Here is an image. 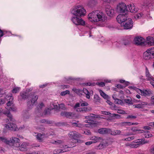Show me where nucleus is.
Instances as JSON below:
<instances>
[{"instance_id": "nucleus-41", "label": "nucleus", "mask_w": 154, "mask_h": 154, "mask_svg": "<svg viewBox=\"0 0 154 154\" xmlns=\"http://www.w3.org/2000/svg\"><path fill=\"white\" fill-rule=\"evenodd\" d=\"M96 3V2L94 0H90L88 2V5L90 6L94 5Z\"/></svg>"}, {"instance_id": "nucleus-31", "label": "nucleus", "mask_w": 154, "mask_h": 154, "mask_svg": "<svg viewBox=\"0 0 154 154\" xmlns=\"http://www.w3.org/2000/svg\"><path fill=\"white\" fill-rule=\"evenodd\" d=\"M99 92L100 95L104 99L107 100L109 98V96L105 93L103 91L101 90L99 91Z\"/></svg>"}, {"instance_id": "nucleus-12", "label": "nucleus", "mask_w": 154, "mask_h": 154, "mask_svg": "<svg viewBox=\"0 0 154 154\" xmlns=\"http://www.w3.org/2000/svg\"><path fill=\"white\" fill-rule=\"evenodd\" d=\"M127 19V15L126 14H120L117 16L116 18L117 21L121 24L125 22Z\"/></svg>"}, {"instance_id": "nucleus-2", "label": "nucleus", "mask_w": 154, "mask_h": 154, "mask_svg": "<svg viewBox=\"0 0 154 154\" xmlns=\"http://www.w3.org/2000/svg\"><path fill=\"white\" fill-rule=\"evenodd\" d=\"M86 12L84 8L79 5L75 6L71 11V13L73 16L81 17L85 16Z\"/></svg>"}, {"instance_id": "nucleus-22", "label": "nucleus", "mask_w": 154, "mask_h": 154, "mask_svg": "<svg viewBox=\"0 0 154 154\" xmlns=\"http://www.w3.org/2000/svg\"><path fill=\"white\" fill-rule=\"evenodd\" d=\"M93 143H95L100 141L103 139L98 136H93L91 137L90 139Z\"/></svg>"}, {"instance_id": "nucleus-56", "label": "nucleus", "mask_w": 154, "mask_h": 154, "mask_svg": "<svg viewBox=\"0 0 154 154\" xmlns=\"http://www.w3.org/2000/svg\"><path fill=\"white\" fill-rule=\"evenodd\" d=\"M120 82L122 83H125V84L126 85V86H127L128 85V82H126L124 80H121L120 81Z\"/></svg>"}, {"instance_id": "nucleus-4", "label": "nucleus", "mask_w": 154, "mask_h": 154, "mask_svg": "<svg viewBox=\"0 0 154 154\" xmlns=\"http://www.w3.org/2000/svg\"><path fill=\"white\" fill-rule=\"evenodd\" d=\"M143 59L149 60L154 58V49H148L144 52L143 54Z\"/></svg>"}, {"instance_id": "nucleus-10", "label": "nucleus", "mask_w": 154, "mask_h": 154, "mask_svg": "<svg viewBox=\"0 0 154 154\" xmlns=\"http://www.w3.org/2000/svg\"><path fill=\"white\" fill-rule=\"evenodd\" d=\"M117 10L118 11L123 13L128 11V7L125 3H121L117 5Z\"/></svg>"}, {"instance_id": "nucleus-36", "label": "nucleus", "mask_w": 154, "mask_h": 154, "mask_svg": "<svg viewBox=\"0 0 154 154\" xmlns=\"http://www.w3.org/2000/svg\"><path fill=\"white\" fill-rule=\"evenodd\" d=\"M146 103L145 102H143L141 103V104H138L134 105V106L135 108H141L143 107V106L145 105H146Z\"/></svg>"}, {"instance_id": "nucleus-3", "label": "nucleus", "mask_w": 154, "mask_h": 154, "mask_svg": "<svg viewBox=\"0 0 154 154\" xmlns=\"http://www.w3.org/2000/svg\"><path fill=\"white\" fill-rule=\"evenodd\" d=\"M62 141L61 140H58V152L62 153L69 150L68 148L72 147L75 146L73 144L72 146L71 145L69 144L68 145H63L62 143Z\"/></svg>"}, {"instance_id": "nucleus-28", "label": "nucleus", "mask_w": 154, "mask_h": 154, "mask_svg": "<svg viewBox=\"0 0 154 154\" xmlns=\"http://www.w3.org/2000/svg\"><path fill=\"white\" fill-rule=\"evenodd\" d=\"M20 96L23 99L25 100L27 99L29 96L28 94L26 92H21L20 93Z\"/></svg>"}, {"instance_id": "nucleus-26", "label": "nucleus", "mask_w": 154, "mask_h": 154, "mask_svg": "<svg viewBox=\"0 0 154 154\" xmlns=\"http://www.w3.org/2000/svg\"><path fill=\"white\" fill-rule=\"evenodd\" d=\"M121 132V131L119 130L112 131L110 129V131H109V134L115 136L117 135H119Z\"/></svg>"}, {"instance_id": "nucleus-14", "label": "nucleus", "mask_w": 154, "mask_h": 154, "mask_svg": "<svg viewBox=\"0 0 154 154\" xmlns=\"http://www.w3.org/2000/svg\"><path fill=\"white\" fill-rule=\"evenodd\" d=\"M146 76L147 80L150 81V83L154 87V78L151 75L146 67Z\"/></svg>"}, {"instance_id": "nucleus-23", "label": "nucleus", "mask_w": 154, "mask_h": 154, "mask_svg": "<svg viewBox=\"0 0 154 154\" xmlns=\"http://www.w3.org/2000/svg\"><path fill=\"white\" fill-rule=\"evenodd\" d=\"M110 129L106 128H102L98 130V132L101 134H109Z\"/></svg>"}, {"instance_id": "nucleus-52", "label": "nucleus", "mask_w": 154, "mask_h": 154, "mask_svg": "<svg viewBox=\"0 0 154 154\" xmlns=\"http://www.w3.org/2000/svg\"><path fill=\"white\" fill-rule=\"evenodd\" d=\"M13 103L12 101H8L7 103V106H8V107H8L11 106H13Z\"/></svg>"}, {"instance_id": "nucleus-49", "label": "nucleus", "mask_w": 154, "mask_h": 154, "mask_svg": "<svg viewBox=\"0 0 154 154\" xmlns=\"http://www.w3.org/2000/svg\"><path fill=\"white\" fill-rule=\"evenodd\" d=\"M142 14H137L135 16H134L135 18L136 19H138L139 18H140L142 16Z\"/></svg>"}, {"instance_id": "nucleus-32", "label": "nucleus", "mask_w": 154, "mask_h": 154, "mask_svg": "<svg viewBox=\"0 0 154 154\" xmlns=\"http://www.w3.org/2000/svg\"><path fill=\"white\" fill-rule=\"evenodd\" d=\"M72 125L74 126H76L82 128L84 126V125L82 124H81L79 123L78 121L77 122H72Z\"/></svg>"}, {"instance_id": "nucleus-17", "label": "nucleus", "mask_w": 154, "mask_h": 154, "mask_svg": "<svg viewBox=\"0 0 154 154\" xmlns=\"http://www.w3.org/2000/svg\"><path fill=\"white\" fill-rule=\"evenodd\" d=\"M28 145V143L26 142H23L21 144L20 143V146H18L17 150L23 151H26L27 150V146Z\"/></svg>"}, {"instance_id": "nucleus-19", "label": "nucleus", "mask_w": 154, "mask_h": 154, "mask_svg": "<svg viewBox=\"0 0 154 154\" xmlns=\"http://www.w3.org/2000/svg\"><path fill=\"white\" fill-rule=\"evenodd\" d=\"M99 145L95 147V148L97 149H102L105 148L107 145V143L103 139Z\"/></svg>"}, {"instance_id": "nucleus-58", "label": "nucleus", "mask_w": 154, "mask_h": 154, "mask_svg": "<svg viewBox=\"0 0 154 154\" xmlns=\"http://www.w3.org/2000/svg\"><path fill=\"white\" fill-rule=\"evenodd\" d=\"M25 127L24 125H23L22 126L20 127H18V128L17 129V130H22L24 129L25 128Z\"/></svg>"}, {"instance_id": "nucleus-60", "label": "nucleus", "mask_w": 154, "mask_h": 154, "mask_svg": "<svg viewBox=\"0 0 154 154\" xmlns=\"http://www.w3.org/2000/svg\"><path fill=\"white\" fill-rule=\"evenodd\" d=\"M102 114L105 115H108L110 114V113L108 112L104 111L102 112Z\"/></svg>"}, {"instance_id": "nucleus-24", "label": "nucleus", "mask_w": 154, "mask_h": 154, "mask_svg": "<svg viewBox=\"0 0 154 154\" xmlns=\"http://www.w3.org/2000/svg\"><path fill=\"white\" fill-rule=\"evenodd\" d=\"M35 136L36 139L40 142H42L43 139L46 137L45 134H41V133L37 134Z\"/></svg>"}, {"instance_id": "nucleus-25", "label": "nucleus", "mask_w": 154, "mask_h": 154, "mask_svg": "<svg viewBox=\"0 0 154 154\" xmlns=\"http://www.w3.org/2000/svg\"><path fill=\"white\" fill-rule=\"evenodd\" d=\"M61 115L62 116H64L69 118H72L74 116V114L71 112H63L61 113Z\"/></svg>"}, {"instance_id": "nucleus-21", "label": "nucleus", "mask_w": 154, "mask_h": 154, "mask_svg": "<svg viewBox=\"0 0 154 154\" xmlns=\"http://www.w3.org/2000/svg\"><path fill=\"white\" fill-rule=\"evenodd\" d=\"M128 11H130L131 13H136L137 11V9L136 8L134 5H128Z\"/></svg>"}, {"instance_id": "nucleus-54", "label": "nucleus", "mask_w": 154, "mask_h": 154, "mask_svg": "<svg viewBox=\"0 0 154 154\" xmlns=\"http://www.w3.org/2000/svg\"><path fill=\"white\" fill-rule=\"evenodd\" d=\"M130 42V40H128L126 41H125L124 42V44L125 45H128Z\"/></svg>"}, {"instance_id": "nucleus-1", "label": "nucleus", "mask_w": 154, "mask_h": 154, "mask_svg": "<svg viewBox=\"0 0 154 154\" xmlns=\"http://www.w3.org/2000/svg\"><path fill=\"white\" fill-rule=\"evenodd\" d=\"M103 13L101 11H95L88 15V18L91 22H97L103 20Z\"/></svg>"}, {"instance_id": "nucleus-44", "label": "nucleus", "mask_w": 154, "mask_h": 154, "mask_svg": "<svg viewBox=\"0 0 154 154\" xmlns=\"http://www.w3.org/2000/svg\"><path fill=\"white\" fill-rule=\"evenodd\" d=\"M124 101L126 103L128 104H131L132 103V99L131 98L129 99H125Z\"/></svg>"}, {"instance_id": "nucleus-64", "label": "nucleus", "mask_w": 154, "mask_h": 154, "mask_svg": "<svg viewBox=\"0 0 154 154\" xmlns=\"http://www.w3.org/2000/svg\"><path fill=\"white\" fill-rule=\"evenodd\" d=\"M80 104L79 103H77L74 106V108H76L80 106Z\"/></svg>"}, {"instance_id": "nucleus-11", "label": "nucleus", "mask_w": 154, "mask_h": 154, "mask_svg": "<svg viewBox=\"0 0 154 154\" xmlns=\"http://www.w3.org/2000/svg\"><path fill=\"white\" fill-rule=\"evenodd\" d=\"M136 45H137L144 46L145 39L141 37L137 36L134 39Z\"/></svg>"}, {"instance_id": "nucleus-37", "label": "nucleus", "mask_w": 154, "mask_h": 154, "mask_svg": "<svg viewBox=\"0 0 154 154\" xmlns=\"http://www.w3.org/2000/svg\"><path fill=\"white\" fill-rule=\"evenodd\" d=\"M88 110L87 107L80 108H77L76 111L78 112H86Z\"/></svg>"}, {"instance_id": "nucleus-42", "label": "nucleus", "mask_w": 154, "mask_h": 154, "mask_svg": "<svg viewBox=\"0 0 154 154\" xmlns=\"http://www.w3.org/2000/svg\"><path fill=\"white\" fill-rule=\"evenodd\" d=\"M70 91L69 90H66L60 93V95L62 96H64L66 94H69Z\"/></svg>"}, {"instance_id": "nucleus-40", "label": "nucleus", "mask_w": 154, "mask_h": 154, "mask_svg": "<svg viewBox=\"0 0 154 154\" xmlns=\"http://www.w3.org/2000/svg\"><path fill=\"white\" fill-rule=\"evenodd\" d=\"M20 90V87H15L12 90V92L14 93H16L18 92Z\"/></svg>"}, {"instance_id": "nucleus-63", "label": "nucleus", "mask_w": 154, "mask_h": 154, "mask_svg": "<svg viewBox=\"0 0 154 154\" xmlns=\"http://www.w3.org/2000/svg\"><path fill=\"white\" fill-rule=\"evenodd\" d=\"M5 103L4 100L1 99L0 100V105L4 104Z\"/></svg>"}, {"instance_id": "nucleus-16", "label": "nucleus", "mask_w": 154, "mask_h": 154, "mask_svg": "<svg viewBox=\"0 0 154 154\" xmlns=\"http://www.w3.org/2000/svg\"><path fill=\"white\" fill-rule=\"evenodd\" d=\"M5 127L7 129L12 131L17 130L18 128L17 125L13 123H8V124L5 125Z\"/></svg>"}, {"instance_id": "nucleus-33", "label": "nucleus", "mask_w": 154, "mask_h": 154, "mask_svg": "<svg viewBox=\"0 0 154 154\" xmlns=\"http://www.w3.org/2000/svg\"><path fill=\"white\" fill-rule=\"evenodd\" d=\"M147 132L146 133H144L143 134V136L145 138H148L152 137V135L151 134H149V131H146Z\"/></svg>"}, {"instance_id": "nucleus-55", "label": "nucleus", "mask_w": 154, "mask_h": 154, "mask_svg": "<svg viewBox=\"0 0 154 154\" xmlns=\"http://www.w3.org/2000/svg\"><path fill=\"white\" fill-rule=\"evenodd\" d=\"M97 84L100 86L103 87L105 86V83L103 82H98Z\"/></svg>"}, {"instance_id": "nucleus-13", "label": "nucleus", "mask_w": 154, "mask_h": 154, "mask_svg": "<svg viewBox=\"0 0 154 154\" xmlns=\"http://www.w3.org/2000/svg\"><path fill=\"white\" fill-rule=\"evenodd\" d=\"M144 44L146 47L154 45V38L149 36L147 37L146 41L145 40Z\"/></svg>"}, {"instance_id": "nucleus-30", "label": "nucleus", "mask_w": 154, "mask_h": 154, "mask_svg": "<svg viewBox=\"0 0 154 154\" xmlns=\"http://www.w3.org/2000/svg\"><path fill=\"white\" fill-rule=\"evenodd\" d=\"M140 145V144L139 143H134L133 141L131 143L129 144L128 146L131 148H136L138 147Z\"/></svg>"}, {"instance_id": "nucleus-61", "label": "nucleus", "mask_w": 154, "mask_h": 154, "mask_svg": "<svg viewBox=\"0 0 154 154\" xmlns=\"http://www.w3.org/2000/svg\"><path fill=\"white\" fill-rule=\"evenodd\" d=\"M143 128L144 130H149L151 128L149 126H146L143 127Z\"/></svg>"}, {"instance_id": "nucleus-8", "label": "nucleus", "mask_w": 154, "mask_h": 154, "mask_svg": "<svg viewBox=\"0 0 154 154\" xmlns=\"http://www.w3.org/2000/svg\"><path fill=\"white\" fill-rule=\"evenodd\" d=\"M69 137L73 139L72 142L73 143H76L78 142L77 138H80L81 137V135L75 131H71L68 134Z\"/></svg>"}, {"instance_id": "nucleus-29", "label": "nucleus", "mask_w": 154, "mask_h": 154, "mask_svg": "<svg viewBox=\"0 0 154 154\" xmlns=\"http://www.w3.org/2000/svg\"><path fill=\"white\" fill-rule=\"evenodd\" d=\"M44 106V104L43 103H41L39 105L37 106V109L36 110L35 112L37 114L40 113L41 112L42 108Z\"/></svg>"}, {"instance_id": "nucleus-27", "label": "nucleus", "mask_w": 154, "mask_h": 154, "mask_svg": "<svg viewBox=\"0 0 154 154\" xmlns=\"http://www.w3.org/2000/svg\"><path fill=\"white\" fill-rule=\"evenodd\" d=\"M134 143H139L140 145L146 143H148V141H145L143 139H137L133 141Z\"/></svg>"}, {"instance_id": "nucleus-34", "label": "nucleus", "mask_w": 154, "mask_h": 154, "mask_svg": "<svg viewBox=\"0 0 154 154\" xmlns=\"http://www.w3.org/2000/svg\"><path fill=\"white\" fill-rule=\"evenodd\" d=\"M82 91L86 94V97L88 99H89L90 98V93L88 90L86 88H84Z\"/></svg>"}, {"instance_id": "nucleus-53", "label": "nucleus", "mask_w": 154, "mask_h": 154, "mask_svg": "<svg viewBox=\"0 0 154 154\" xmlns=\"http://www.w3.org/2000/svg\"><path fill=\"white\" fill-rule=\"evenodd\" d=\"M88 105V104L85 101H84L83 103H81V106H87Z\"/></svg>"}, {"instance_id": "nucleus-35", "label": "nucleus", "mask_w": 154, "mask_h": 154, "mask_svg": "<svg viewBox=\"0 0 154 154\" xmlns=\"http://www.w3.org/2000/svg\"><path fill=\"white\" fill-rule=\"evenodd\" d=\"M2 141L3 142L5 143L9 144L10 140H8L6 138L4 137H0V141Z\"/></svg>"}, {"instance_id": "nucleus-47", "label": "nucleus", "mask_w": 154, "mask_h": 154, "mask_svg": "<svg viewBox=\"0 0 154 154\" xmlns=\"http://www.w3.org/2000/svg\"><path fill=\"white\" fill-rule=\"evenodd\" d=\"M134 136H132L131 137H128L122 140L123 141H131V140H132L134 139Z\"/></svg>"}, {"instance_id": "nucleus-5", "label": "nucleus", "mask_w": 154, "mask_h": 154, "mask_svg": "<svg viewBox=\"0 0 154 154\" xmlns=\"http://www.w3.org/2000/svg\"><path fill=\"white\" fill-rule=\"evenodd\" d=\"M6 109L9 110L4 111L3 112V114L7 116V117L9 118L8 120H10L12 122H15V120L12 117V116L10 113V111H15L16 110L15 108L13 107H7Z\"/></svg>"}, {"instance_id": "nucleus-18", "label": "nucleus", "mask_w": 154, "mask_h": 154, "mask_svg": "<svg viewBox=\"0 0 154 154\" xmlns=\"http://www.w3.org/2000/svg\"><path fill=\"white\" fill-rule=\"evenodd\" d=\"M106 13L107 15L110 17H111L114 13V9L110 6L108 5L106 6L105 9Z\"/></svg>"}, {"instance_id": "nucleus-62", "label": "nucleus", "mask_w": 154, "mask_h": 154, "mask_svg": "<svg viewBox=\"0 0 154 154\" xmlns=\"http://www.w3.org/2000/svg\"><path fill=\"white\" fill-rule=\"evenodd\" d=\"M94 84L93 83H91L90 82H87L85 84V85H86L87 86H94Z\"/></svg>"}, {"instance_id": "nucleus-59", "label": "nucleus", "mask_w": 154, "mask_h": 154, "mask_svg": "<svg viewBox=\"0 0 154 154\" xmlns=\"http://www.w3.org/2000/svg\"><path fill=\"white\" fill-rule=\"evenodd\" d=\"M32 89H33L32 88H27L26 89L25 92H26L27 93H29V92H30L32 90Z\"/></svg>"}, {"instance_id": "nucleus-57", "label": "nucleus", "mask_w": 154, "mask_h": 154, "mask_svg": "<svg viewBox=\"0 0 154 154\" xmlns=\"http://www.w3.org/2000/svg\"><path fill=\"white\" fill-rule=\"evenodd\" d=\"M136 117H137L136 116H135L129 115V116H127L126 119H129V118L135 119Z\"/></svg>"}, {"instance_id": "nucleus-20", "label": "nucleus", "mask_w": 154, "mask_h": 154, "mask_svg": "<svg viewBox=\"0 0 154 154\" xmlns=\"http://www.w3.org/2000/svg\"><path fill=\"white\" fill-rule=\"evenodd\" d=\"M139 91L140 92V94L141 95L145 96H149L151 94V91L149 90H145L142 91L140 89H139Z\"/></svg>"}, {"instance_id": "nucleus-48", "label": "nucleus", "mask_w": 154, "mask_h": 154, "mask_svg": "<svg viewBox=\"0 0 154 154\" xmlns=\"http://www.w3.org/2000/svg\"><path fill=\"white\" fill-rule=\"evenodd\" d=\"M50 109H48L45 110L44 112H43L44 115H49L50 113Z\"/></svg>"}, {"instance_id": "nucleus-43", "label": "nucleus", "mask_w": 154, "mask_h": 154, "mask_svg": "<svg viewBox=\"0 0 154 154\" xmlns=\"http://www.w3.org/2000/svg\"><path fill=\"white\" fill-rule=\"evenodd\" d=\"M115 103L117 104L122 105L123 104L122 101L121 100L117 98L115 101Z\"/></svg>"}, {"instance_id": "nucleus-39", "label": "nucleus", "mask_w": 154, "mask_h": 154, "mask_svg": "<svg viewBox=\"0 0 154 154\" xmlns=\"http://www.w3.org/2000/svg\"><path fill=\"white\" fill-rule=\"evenodd\" d=\"M94 101L96 102H99L100 100V97L97 94L94 95Z\"/></svg>"}, {"instance_id": "nucleus-7", "label": "nucleus", "mask_w": 154, "mask_h": 154, "mask_svg": "<svg viewBox=\"0 0 154 154\" xmlns=\"http://www.w3.org/2000/svg\"><path fill=\"white\" fill-rule=\"evenodd\" d=\"M20 140L17 138L12 137L10 138L9 145L13 146L15 149L17 150L18 146H20Z\"/></svg>"}, {"instance_id": "nucleus-6", "label": "nucleus", "mask_w": 154, "mask_h": 154, "mask_svg": "<svg viewBox=\"0 0 154 154\" xmlns=\"http://www.w3.org/2000/svg\"><path fill=\"white\" fill-rule=\"evenodd\" d=\"M71 20L76 25L84 26L85 25V22L81 18V17L74 16L72 17Z\"/></svg>"}, {"instance_id": "nucleus-15", "label": "nucleus", "mask_w": 154, "mask_h": 154, "mask_svg": "<svg viewBox=\"0 0 154 154\" xmlns=\"http://www.w3.org/2000/svg\"><path fill=\"white\" fill-rule=\"evenodd\" d=\"M38 98V97L37 95H35V94H33L32 95L31 101L27 102V105L29 109L32 108V106L37 101Z\"/></svg>"}, {"instance_id": "nucleus-9", "label": "nucleus", "mask_w": 154, "mask_h": 154, "mask_svg": "<svg viewBox=\"0 0 154 154\" xmlns=\"http://www.w3.org/2000/svg\"><path fill=\"white\" fill-rule=\"evenodd\" d=\"M125 22L122 23L121 25L125 29H128L131 28L133 26V22L132 20L130 18H128Z\"/></svg>"}, {"instance_id": "nucleus-45", "label": "nucleus", "mask_w": 154, "mask_h": 154, "mask_svg": "<svg viewBox=\"0 0 154 154\" xmlns=\"http://www.w3.org/2000/svg\"><path fill=\"white\" fill-rule=\"evenodd\" d=\"M123 126L131 125H132V123L130 122H125L121 123Z\"/></svg>"}, {"instance_id": "nucleus-38", "label": "nucleus", "mask_w": 154, "mask_h": 154, "mask_svg": "<svg viewBox=\"0 0 154 154\" xmlns=\"http://www.w3.org/2000/svg\"><path fill=\"white\" fill-rule=\"evenodd\" d=\"M106 103L109 105L112 106V109L116 110V105L113 104L112 103L110 102L109 100H107L106 101Z\"/></svg>"}, {"instance_id": "nucleus-51", "label": "nucleus", "mask_w": 154, "mask_h": 154, "mask_svg": "<svg viewBox=\"0 0 154 154\" xmlns=\"http://www.w3.org/2000/svg\"><path fill=\"white\" fill-rule=\"evenodd\" d=\"M138 129L137 127H133L131 128V130L133 132L137 133V131Z\"/></svg>"}, {"instance_id": "nucleus-50", "label": "nucleus", "mask_w": 154, "mask_h": 154, "mask_svg": "<svg viewBox=\"0 0 154 154\" xmlns=\"http://www.w3.org/2000/svg\"><path fill=\"white\" fill-rule=\"evenodd\" d=\"M147 132V131H144L143 130H142L139 129H138L137 131V133H143V134L144 133Z\"/></svg>"}, {"instance_id": "nucleus-46", "label": "nucleus", "mask_w": 154, "mask_h": 154, "mask_svg": "<svg viewBox=\"0 0 154 154\" xmlns=\"http://www.w3.org/2000/svg\"><path fill=\"white\" fill-rule=\"evenodd\" d=\"M58 108L63 110H65L66 109L65 105L63 103H61L60 104H58Z\"/></svg>"}]
</instances>
